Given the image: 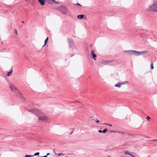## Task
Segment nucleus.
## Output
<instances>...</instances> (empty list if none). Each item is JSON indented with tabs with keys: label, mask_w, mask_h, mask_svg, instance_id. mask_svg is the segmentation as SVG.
I'll list each match as a JSON object with an SVG mask.
<instances>
[{
	"label": "nucleus",
	"mask_w": 157,
	"mask_h": 157,
	"mask_svg": "<svg viewBox=\"0 0 157 157\" xmlns=\"http://www.w3.org/2000/svg\"><path fill=\"white\" fill-rule=\"evenodd\" d=\"M61 153H60L58 154V155L59 156H60V155H61Z\"/></svg>",
	"instance_id": "72a5a7b5"
},
{
	"label": "nucleus",
	"mask_w": 157,
	"mask_h": 157,
	"mask_svg": "<svg viewBox=\"0 0 157 157\" xmlns=\"http://www.w3.org/2000/svg\"><path fill=\"white\" fill-rule=\"evenodd\" d=\"M109 126H112V124H109Z\"/></svg>",
	"instance_id": "f704fd0d"
},
{
	"label": "nucleus",
	"mask_w": 157,
	"mask_h": 157,
	"mask_svg": "<svg viewBox=\"0 0 157 157\" xmlns=\"http://www.w3.org/2000/svg\"><path fill=\"white\" fill-rule=\"evenodd\" d=\"M84 15L83 14L79 15H78L77 17L79 19H81L84 17Z\"/></svg>",
	"instance_id": "9d476101"
},
{
	"label": "nucleus",
	"mask_w": 157,
	"mask_h": 157,
	"mask_svg": "<svg viewBox=\"0 0 157 157\" xmlns=\"http://www.w3.org/2000/svg\"><path fill=\"white\" fill-rule=\"evenodd\" d=\"M68 41L69 47L71 48L74 45V41L72 40L71 39H68Z\"/></svg>",
	"instance_id": "423d86ee"
},
{
	"label": "nucleus",
	"mask_w": 157,
	"mask_h": 157,
	"mask_svg": "<svg viewBox=\"0 0 157 157\" xmlns=\"http://www.w3.org/2000/svg\"><path fill=\"white\" fill-rule=\"evenodd\" d=\"M153 64L152 61L151 63V69H153L154 68V66H153Z\"/></svg>",
	"instance_id": "f3484780"
},
{
	"label": "nucleus",
	"mask_w": 157,
	"mask_h": 157,
	"mask_svg": "<svg viewBox=\"0 0 157 157\" xmlns=\"http://www.w3.org/2000/svg\"><path fill=\"white\" fill-rule=\"evenodd\" d=\"M38 1L42 6L44 5L45 4V0H38Z\"/></svg>",
	"instance_id": "1a4fd4ad"
},
{
	"label": "nucleus",
	"mask_w": 157,
	"mask_h": 157,
	"mask_svg": "<svg viewBox=\"0 0 157 157\" xmlns=\"http://www.w3.org/2000/svg\"><path fill=\"white\" fill-rule=\"evenodd\" d=\"M73 131L72 132H71L70 133V134H72L73 133Z\"/></svg>",
	"instance_id": "c9c22d12"
},
{
	"label": "nucleus",
	"mask_w": 157,
	"mask_h": 157,
	"mask_svg": "<svg viewBox=\"0 0 157 157\" xmlns=\"http://www.w3.org/2000/svg\"><path fill=\"white\" fill-rule=\"evenodd\" d=\"M111 132H117V131H113V130H111Z\"/></svg>",
	"instance_id": "cd10ccee"
},
{
	"label": "nucleus",
	"mask_w": 157,
	"mask_h": 157,
	"mask_svg": "<svg viewBox=\"0 0 157 157\" xmlns=\"http://www.w3.org/2000/svg\"><path fill=\"white\" fill-rule=\"evenodd\" d=\"M74 54H71V57H72L73 56H74Z\"/></svg>",
	"instance_id": "c85d7f7f"
},
{
	"label": "nucleus",
	"mask_w": 157,
	"mask_h": 157,
	"mask_svg": "<svg viewBox=\"0 0 157 157\" xmlns=\"http://www.w3.org/2000/svg\"><path fill=\"white\" fill-rule=\"evenodd\" d=\"M125 154H126L129 155L130 156L132 154V153L130 152L129 151H126L125 152Z\"/></svg>",
	"instance_id": "dca6fc26"
},
{
	"label": "nucleus",
	"mask_w": 157,
	"mask_h": 157,
	"mask_svg": "<svg viewBox=\"0 0 157 157\" xmlns=\"http://www.w3.org/2000/svg\"><path fill=\"white\" fill-rule=\"evenodd\" d=\"M121 82H119L115 85V86L119 88L121 87Z\"/></svg>",
	"instance_id": "9b49d317"
},
{
	"label": "nucleus",
	"mask_w": 157,
	"mask_h": 157,
	"mask_svg": "<svg viewBox=\"0 0 157 157\" xmlns=\"http://www.w3.org/2000/svg\"><path fill=\"white\" fill-rule=\"evenodd\" d=\"M9 83L12 91L14 92H15V91H17L19 95V97L20 99L23 101H25V98L23 96L21 93L19 92L17 88L10 82H9Z\"/></svg>",
	"instance_id": "f03ea898"
},
{
	"label": "nucleus",
	"mask_w": 157,
	"mask_h": 157,
	"mask_svg": "<svg viewBox=\"0 0 157 157\" xmlns=\"http://www.w3.org/2000/svg\"><path fill=\"white\" fill-rule=\"evenodd\" d=\"M147 10L148 11L157 12V2L155 1L153 4L150 6Z\"/></svg>",
	"instance_id": "7ed1b4c3"
},
{
	"label": "nucleus",
	"mask_w": 157,
	"mask_h": 157,
	"mask_svg": "<svg viewBox=\"0 0 157 157\" xmlns=\"http://www.w3.org/2000/svg\"><path fill=\"white\" fill-rule=\"evenodd\" d=\"M40 154V153L39 152H37L34 155H33V156H36L39 155Z\"/></svg>",
	"instance_id": "4be33fe9"
},
{
	"label": "nucleus",
	"mask_w": 157,
	"mask_h": 157,
	"mask_svg": "<svg viewBox=\"0 0 157 157\" xmlns=\"http://www.w3.org/2000/svg\"><path fill=\"white\" fill-rule=\"evenodd\" d=\"M109 125V124H107V125Z\"/></svg>",
	"instance_id": "ea45409f"
},
{
	"label": "nucleus",
	"mask_w": 157,
	"mask_h": 157,
	"mask_svg": "<svg viewBox=\"0 0 157 157\" xmlns=\"http://www.w3.org/2000/svg\"><path fill=\"white\" fill-rule=\"evenodd\" d=\"M125 52H127L128 54L131 55H134L136 56H139L140 55V52H138L136 51L130 50L127 51H125Z\"/></svg>",
	"instance_id": "20e7f679"
},
{
	"label": "nucleus",
	"mask_w": 157,
	"mask_h": 157,
	"mask_svg": "<svg viewBox=\"0 0 157 157\" xmlns=\"http://www.w3.org/2000/svg\"><path fill=\"white\" fill-rule=\"evenodd\" d=\"M40 157H47V155H44L42 156H41Z\"/></svg>",
	"instance_id": "473e14b6"
},
{
	"label": "nucleus",
	"mask_w": 157,
	"mask_h": 157,
	"mask_svg": "<svg viewBox=\"0 0 157 157\" xmlns=\"http://www.w3.org/2000/svg\"><path fill=\"white\" fill-rule=\"evenodd\" d=\"M29 112H31L38 117L39 120L45 122L48 120L47 117L43 115V112L37 109H32L28 110Z\"/></svg>",
	"instance_id": "f257e3e1"
},
{
	"label": "nucleus",
	"mask_w": 157,
	"mask_h": 157,
	"mask_svg": "<svg viewBox=\"0 0 157 157\" xmlns=\"http://www.w3.org/2000/svg\"><path fill=\"white\" fill-rule=\"evenodd\" d=\"M104 124L105 125H107V123H104Z\"/></svg>",
	"instance_id": "4c0bfd02"
},
{
	"label": "nucleus",
	"mask_w": 157,
	"mask_h": 157,
	"mask_svg": "<svg viewBox=\"0 0 157 157\" xmlns=\"http://www.w3.org/2000/svg\"><path fill=\"white\" fill-rule=\"evenodd\" d=\"M48 37H47L46 39H45V41H44V45L42 47H44V46H45L46 44H47V43L48 41Z\"/></svg>",
	"instance_id": "4468645a"
},
{
	"label": "nucleus",
	"mask_w": 157,
	"mask_h": 157,
	"mask_svg": "<svg viewBox=\"0 0 157 157\" xmlns=\"http://www.w3.org/2000/svg\"><path fill=\"white\" fill-rule=\"evenodd\" d=\"M53 2V4H56L57 3H58V4L59 3L58 2H56L55 0H54Z\"/></svg>",
	"instance_id": "b1692460"
},
{
	"label": "nucleus",
	"mask_w": 157,
	"mask_h": 157,
	"mask_svg": "<svg viewBox=\"0 0 157 157\" xmlns=\"http://www.w3.org/2000/svg\"><path fill=\"white\" fill-rule=\"evenodd\" d=\"M108 157H111L110 156H109Z\"/></svg>",
	"instance_id": "79ce46f5"
},
{
	"label": "nucleus",
	"mask_w": 157,
	"mask_h": 157,
	"mask_svg": "<svg viewBox=\"0 0 157 157\" xmlns=\"http://www.w3.org/2000/svg\"><path fill=\"white\" fill-rule=\"evenodd\" d=\"M14 33L17 35H18V32H17V29H15L14 30Z\"/></svg>",
	"instance_id": "5701e85b"
},
{
	"label": "nucleus",
	"mask_w": 157,
	"mask_h": 157,
	"mask_svg": "<svg viewBox=\"0 0 157 157\" xmlns=\"http://www.w3.org/2000/svg\"><path fill=\"white\" fill-rule=\"evenodd\" d=\"M46 1L49 4H53V1L54 0H46Z\"/></svg>",
	"instance_id": "2eb2a0df"
},
{
	"label": "nucleus",
	"mask_w": 157,
	"mask_h": 157,
	"mask_svg": "<svg viewBox=\"0 0 157 157\" xmlns=\"http://www.w3.org/2000/svg\"><path fill=\"white\" fill-rule=\"evenodd\" d=\"M94 50H93L91 51V53L93 55V57L94 60H96L95 58L97 57V56L94 53Z\"/></svg>",
	"instance_id": "6e6552de"
},
{
	"label": "nucleus",
	"mask_w": 157,
	"mask_h": 157,
	"mask_svg": "<svg viewBox=\"0 0 157 157\" xmlns=\"http://www.w3.org/2000/svg\"><path fill=\"white\" fill-rule=\"evenodd\" d=\"M150 119L151 118L148 116L147 117V119L148 121H149Z\"/></svg>",
	"instance_id": "393cba45"
},
{
	"label": "nucleus",
	"mask_w": 157,
	"mask_h": 157,
	"mask_svg": "<svg viewBox=\"0 0 157 157\" xmlns=\"http://www.w3.org/2000/svg\"><path fill=\"white\" fill-rule=\"evenodd\" d=\"M95 121L97 123H98L100 122V121L99 120H95Z\"/></svg>",
	"instance_id": "a878e982"
},
{
	"label": "nucleus",
	"mask_w": 157,
	"mask_h": 157,
	"mask_svg": "<svg viewBox=\"0 0 157 157\" xmlns=\"http://www.w3.org/2000/svg\"><path fill=\"white\" fill-rule=\"evenodd\" d=\"M76 5H78V6H81V5H80L78 3L77 4H76Z\"/></svg>",
	"instance_id": "c756f323"
},
{
	"label": "nucleus",
	"mask_w": 157,
	"mask_h": 157,
	"mask_svg": "<svg viewBox=\"0 0 157 157\" xmlns=\"http://www.w3.org/2000/svg\"><path fill=\"white\" fill-rule=\"evenodd\" d=\"M132 157H135V156L133 155L132 154V155H131Z\"/></svg>",
	"instance_id": "7c9ffc66"
},
{
	"label": "nucleus",
	"mask_w": 157,
	"mask_h": 157,
	"mask_svg": "<svg viewBox=\"0 0 157 157\" xmlns=\"http://www.w3.org/2000/svg\"><path fill=\"white\" fill-rule=\"evenodd\" d=\"M12 71L13 70H11L10 71L8 72L7 74V75L8 76H9L11 75L12 74Z\"/></svg>",
	"instance_id": "f8f14e48"
},
{
	"label": "nucleus",
	"mask_w": 157,
	"mask_h": 157,
	"mask_svg": "<svg viewBox=\"0 0 157 157\" xmlns=\"http://www.w3.org/2000/svg\"><path fill=\"white\" fill-rule=\"evenodd\" d=\"M112 62L111 60H102L101 61V63L102 64L104 65H107L109 64Z\"/></svg>",
	"instance_id": "0eeeda50"
},
{
	"label": "nucleus",
	"mask_w": 157,
	"mask_h": 157,
	"mask_svg": "<svg viewBox=\"0 0 157 157\" xmlns=\"http://www.w3.org/2000/svg\"><path fill=\"white\" fill-rule=\"evenodd\" d=\"M128 83V81H125L123 82H121V84H126Z\"/></svg>",
	"instance_id": "aec40b11"
},
{
	"label": "nucleus",
	"mask_w": 157,
	"mask_h": 157,
	"mask_svg": "<svg viewBox=\"0 0 157 157\" xmlns=\"http://www.w3.org/2000/svg\"><path fill=\"white\" fill-rule=\"evenodd\" d=\"M53 152H54V153H55V150L54 149H53Z\"/></svg>",
	"instance_id": "58836bf2"
},
{
	"label": "nucleus",
	"mask_w": 157,
	"mask_h": 157,
	"mask_svg": "<svg viewBox=\"0 0 157 157\" xmlns=\"http://www.w3.org/2000/svg\"><path fill=\"white\" fill-rule=\"evenodd\" d=\"M21 22H22V23H24V21H21Z\"/></svg>",
	"instance_id": "e433bc0d"
},
{
	"label": "nucleus",
	"mask_w": 157,
	"mask_h": 157,
	"mask_svg": "<svg viewBox=\"0 0 157 157\" xmlns=\"http://www.w3.org/2000/svg\"><path fill=\"white\" fill-rule=\"evenodd\" d=\"M50 155V153H47L46 155H47V156L48 155Z\"/></svg>",
	"instance_id": "2f4dec72"
},
{
	"label": "nucleus",
	"mask_w": 157,
	"mask_h": 157,
	"mask_svg": "<svg viewBox=\"0 0 157 157\" xmlns=\"http://www.w3.org/2000/svg\"><path fill=\"white\" fill-rule=\"evenodd\" d=\"M107 130H108V129L107 128L105 129L103 131H102L103 133H106L107 132Z\"/></svg>",
	"instance_id": "412c9836"
},
{
	"label": "nucleus",
	"mask_w": 157,
	"mask_h": 157,
	"mask_svg": "<svg viewBox=\"0 0 157 157\" xmlns=\"http://www.w3.org/2000/svg\"><path fill=\"white\" fill-rule=\"evenodd\" d=\"M154 141H157V140H155Z\"/></svg>",
	"instance_id": "a19ab883"
},
{
	"label": "nucleus",
	"mask_w": 157,
	"mask_h": 157,
	"mask_svg": "<svg viewBox=\"0 0 157 157\" xmlns=\"http://www.w3.org/2000/svg\"><path fill=\"white\" fill-rule=\"evenodd\" d=\"M33 156V155H26L25 157H32Z\"/></svg>",
	"instance_id": "6ab92c4d"
},
{
	"label": "nucleus",
	"mask_w": 157,
	"mask_h": 157,
	"mask_svg": "<svg viewBox=\"0 0 157 157\" xmlns=\"http://www.w3.org/2000/svg\"><path fill=\"white\" fill-rule=\"evenodd\" d=\"M117 132L121 133L122 135L125 134L124 132H122V131H117Z\"/></svg>",
	"instance_id": "a211bd4d"
},
{
	"label": "nucleus",
	"mask_w": 157,
	"mask_h": 157,
	"mask_svg": "<svg viewBox=\"0 0 157 157\" xmlns=\"http://www.w3.org/2000/svg\"><path fill=\"white\" fill-rule=\"evenodd\" d=\"M59 9L63 14H66L68 10V8H67L63 6H61L59 7Z\"/></svg>",
	"instance_id": "39448f33"
},
{
	"label": "nucleus",
	"mask_w": 157,
	"mask_h": 157,
	"mask_svg": "<svg viewBox=\"0 0 157 157\" xmlns=\"http://www.w3.org/2000/svg\"><path fill=\"white\" fill-rule=\"evenodd\" d=\"M148 52V51H140V55H142L143 54H146Z\"/></svg>",
	"instance_id": "ddd939ff"
},
{
	"label": "nucleus",
	"mask_w": 157,
	"mask_h": 157,
	"mask_svg": "<svg viewBox=\"0 0 157 157\" xmlns=\"http://www.w3.org/2000/svg\"><path fill=\"white\" fill-rule=\"evenodd\" d=\"M98 132L99 133H103L102 131L101 130H99Z\"/></svg>",
	"instance_id": "bb28decb"
},
{
	"label": "nucleus",
	"mask_w": 157,
	"mask_h": 157,
	"mask_svg": "<svg viewBox=\"0 0 157 157\" xmlns=\"http://www.w3.org/2000/svg\"><path fill=\"white\" fill-rule=\"evenodd\" d=\"M65 157H68V156H65Z\"/></svg>",
	"instance_id": "37998d69"
}]
</instances>
